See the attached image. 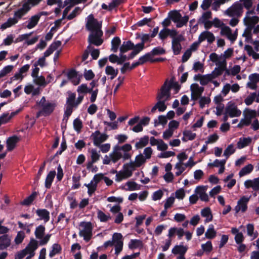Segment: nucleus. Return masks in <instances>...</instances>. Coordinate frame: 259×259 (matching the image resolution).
I'll return each instance as SVG.
<instances>
[{
    "label": "nucleus",
    "mask_w": 259,
    "mask_h": 259,
    "mask_svg": "<svg viewBox=\"0 0 259 259\" xmlns=\"http://www.w3.org/2000/svg\"><path fill=\"white\" fill-rule=\"evenodd\" d=\"M42 0H27L24 3L22 7L18 9L14 12V18H16L18 21L21 19L23 16L26 15L32 7L38 5Z\"/></svg>",
    "instance_id": "f257e3e1"
},
{
    "label": "nucleus",
    "mask_w": 259,
    "mask_h": 259,
    "mask_svg": "<svg viewBox=\"0 0 259 259\" xmlns=\"http://www.w3.org/2000/svg\"><path fill=\"white\" fill-rule=\"evenodd\" d=\"M168 16L171 21L176 23L177 28H181L183 26L186 25L189 19L188 15L182 17L180 13L177 10L170 11L168 14Z\"/></svg>",
    "instance_id": "f03ea898"
},
{
    "label": "nucleus",
    "mask_w": 259,
    "mask_h": 259,
    "mask_svg": "<svg viewBox=\"0 0 259 259\" xmlns=\"http://www.w3.org/2000/svg\"><path fill=\"white\" fill-rule=\"evenodd\" d=\"M46 228L43 225H39L35 229L34 234L37 239H40L39 242V245H46L50 240L51 234H48L44 236Z\"/></svg>",
    "instance_id": "7ed1b4c3"
},
{
    "label": "nucleus",
    "mask_w": 259,
    "mask_h": 259,
    "mask_svg": "<svg viewBox=\"0 0 259 259\" xmlns=\"http://www.w3.org/2000/svg\"><path fill=\"white\" fill-rule=\"evenodd\" d=\"M85 27L87 30L91 32H96L102 30L101 23H99L97 19L94 18L93 14H90L88 16Z\"/></svg>",
    "instance_id": "20e7f679"
},
{
    "label": "nucleus",
    "mask_w": 259,
    "mask_h": 259,
    "mask_svg": "<svg viewBox=\"0 0 259 259\" xmlns=\"http://www.w3.org/2000/svg\"><path fill=\"white\" fill-rule=\"evenodd\" d=\"M103 34L102 30L92 32L88 36V41L89 44L96 46H101L103 42V39L102 38Z\"/></svg>",
    "instance_id": "39448f33"
},
{
    "label": "nucleus",
    "mask_w": 259,
    "mask_h": 259,
    "mask_svg": "<svg viewBox=\"0 0 259 259\" xmlns=\"http://www.w3.org/2000/svg\"><path fill=\"white\" fill-rule=\"evenodd\" d=\"M167 82L168 79H167L161 86L159 92H158L157 95V100L165 101H167L170 100L171 93L169 89L167 87Z\"/></svg>",
    "instance_id": "423d86ee"
},
{
    "label": "nucleus",
    "mask_w": 259,
    "mask_h": 259,
    "mask_svg": "<svg viewBox=\"0 0 259 259\" xmlns=\"http://www.w3.org/2000/svg\"><path fill=\"white\" fill-rule=\"evenodd\" d=\"M225 111L226 114H228L230 117H238L241 114V111L238 109L236 104L231 101L227 104Z\"/></svg>",
    "instance_id": "0eeeda50"
},
{
    "label": "nucleus",
    "mask_w": 259,
    "mask_h": 259,
    "mask_svg": "<svg viewBox=\"0 0 259 259\" xmlns=\"http://www.w3.org/2000/svg\"><path fill=\"white\" fill-rule=\"evenodd\" d=\"M91 138L93 140L94 145L99 146L102 143L107 140L108 135L106 134H101L99 131H96L92 134Z\"/></svg>",
    "instance_id": "6e6552de"
},
{
    "label": "nucleus",
    "mask_w": 259,
    "mask_h": 259,
    "mask_svg": "<svg viewBox=\"0 0 259 259\" xmlns=\"http://www.w3.org/2000/svg\"><path fill=\"white\" fill-rule=\"evenodd\" d=\"M243 12V6L240 3H236L226 10V14L230 17L241 15Z\"/></svg>",
    "instance_id": "1a4fd4ad"
},
{
    "label": "nucleus",
    "mask_w": 259,
    "mask_h": 259,
    "mask_svg": "<svg viewBox=\"0 0 259 259\" xmlns=\"http://www.w3.org/2000/svg\"><path fill=\"white\" fill-rule=\"evenodd\" d=\"M92 225L91 222H87L84 223L83 229L80 231L79 235L83 236L84 240L86 242L90 240L92 236Z\"/></svg>",
    "instance_id": "9d476101"
},
{
    "label": "nucleus",
    "mask_w": 259,
    "mask_h": 259,
    "mask_svg": "<svg viewBox=\"0 0 259 259\" xmlns=\"http://www.w3.org/2000/svg\"><path fill=\"white\" fill-rule=\"evenodd\" d=\"M184 40V37L182 34H179L176 38L172 39L171 48L174 55H178L180 54L182 47L181 42Z\"/></svg>",
    "instance_id": "9b49d317"
},
{
    "label": "nucleus",
    "mask_w": 259,
    "mask_h": 259,
    "mask_svg": "<svg viewBox=\"0 0 259 259\" xmlns=\"http://www.w3.org/2000/svg\"><path fill=\"white\" fill-rule=\"evenodd\" d=\"M188 249L187 246H184L183 244L176 245L172 249L171 252L174 255H179L177 257V259H186L185 255Z\"/></svg>",
    "instance_id": "f8f14e48"
},
{
    "label": "nucleus",
    "mask_w": 259,
    "mask_h": 259,
    "mask_svg": "<svg viewBox=\"0 0 259 259\" xmlns=\"http://www.w3.org/2000/svg\"><path fill=\"white\" fill-rule=\"evenodd\" d=\"M55 107L56 104L55 103L48 102L47 104L41 107V110L37 113V117H39L40 115L45 116H49L53 112Z\"/></svg>",
    "instance_id": "ddd939ff"
},
{
    "label": "nucleus",
    "mask_w": 259,
    "mask_h": 259,
    "mask_svg": "<svg viewBox=\"0 0 259 259\" xmlns=\"http://www.w3.org/2000/svg\"><path fill=\"white\" fill-rule=\"evenodd\" d=\"M249 200V198L245 196L242 197L237 202V205L235 207V210L236 213L239 211L242 212H245L247 209V203Z\"/></svg>",
    "instance_id": "4468645a"
},
{
    "label": "nucleus",
    "mask_w": 259,
    "mask_h": 259,
    "mask_svg": "<svg viewBox=\"0 0 259 259\" xmlns=\"http://www.w3.org/2000/svg\"><path fill=\"white\" fill-rule=\"evenodd\" d=\"M67 94H68V97L66 99L67 106L66 108L71 109L73 111V108H76L78 107L75 102L76 94L74 93H72L71 91H68Z\"/></svg>",
    "instance_id": "2eb2a0df"
},
{
    "label": "nucleus",
    "mask_w": 259,
    "mask_h": 259,
    "mask_svg": "<svg viewBox=\"0 0 259 259\" xmlns=\"http://www.w3.org/2000/svg\"><path fill=\"white\" fill-rule=\"evenodd\" d=\"M243 21L244 25L247 26L248 29L251 30L254 27V25L259 22V17L256 16L251 17L246 16L244 18Z\"/></svg>",
    "instance_id": "dca6fc26"
},
{
    "label": "nucleus",
    "mask_w": 259,
    "mask_h": 259,
    "mask_svg": "<svg viewBox=\"0 0 259 259\" xmlns=\"http://www.w3.org/2000/svg\"><path fill=\"white\" fill-rule=\"evenodd\" d=\"M244 186L246 189L251 188L254 191H259V177L245 181Z\"/></svg>",
    "instance_id": "f3484780"
},
{
    "label": "nucleus",
    "mask_w": 259,
    "mask_h": 259,
    "mask_svg": "<svg viewBox=\"0 0 259 259\" xmlns=\"http://www.w3.org/2000/svg\"><path fill=\"white\" fill-rule=\"evenodd\" d=\"M19 140V138L15 135L8 138L6 141L8 151H12L15 148Z\"/></svg>",
    "instance_id": "a211bd4d"
},
{
    "label": "nucleus",
    "mask_w": 259,
    "mask_h": 259,
    "mask_svg": "<svg viewBox=\"0 0 259 259\" xmlns=\"http://www.w3.org/2000/svg\"><path fill=\"white\" fill-rule=\"evenodd\" d=\"M38 248V242L33 238H31L30 242L24 250L28 253H35L34 251Z\"/></svg>",
    "instance_id": "6ab92c4d"
},
{
    "label": "nucleus",
    "mask_w": 259,
    "mask_h": 259,
    "mask_svg": "<svg viewBox=\"0 0 259 259\" xmlns=\"http://www.w3.org/2000/svg\"><path fill=\"white\" fill-rule=\"evenodd\" d=\"M135 48V45L131 40L123 41L120 47V52L121 54L127 52L129 50H133Z\"/></svg>",
    "instance_id": "aec40b11"
},
{
    "label": "nucleus",
    "mask_w": 259,
    "mask_h": 259,
    "mask_svg": "<svg viewBox=\"0 0 259 259\" xmlns=\"http://www.w3.org/2000/svg\"><path fill=\"white\" fill-rule=\"evenodd\" d=\"M252 139L250 137L240 138L237 143V148L239 149H242L251 143Z\"/></svg>",
    "instance_id": "412c9836"
},
{
    "label": "nucleus",
    "mask_w": 259,
    "mask_h": 259,
    "mask_svg": "<svg viewBox=\"0 0 259 259\" xmlns=\"http://www.w3.org/2000/svg\"><path fill=\"white\" fill-rule=\"evenodd\" d=\"M37 215L40 217L41 220H44L45 222H47L50 220V212L46 209H38L36 211Z\"/></svg>",
    "instance_id": "4be33fe9"
},
{
    "label": "nucleus",
    "mask_w": 259,
    "mask_h": 259,
    "mask_svg": "<svg viewBox=\"0 0 259 259\" xmlns=\"http://www.w3.org/2000/svg\"><path fill=\"white\" fill-rule=\"evenodd\" d=\"M56 176L55 170L50 171L47 175L45 180V187L47 189H50Z\"/></svg>",
    "instance_id": "5701e85b"
},
{
    "label": "nucleus",
    "mask_w": 259,
    "mask_h": 259,
    "mask_svg": "<svg viewBox=\"0 0 259 259\" xmlns=\"http://www.w3.org/2000/svg\"><path fill=\"white\" fill-rule=\"evenodd\" d=\"M118 70L117 69H115L113 67L108 65L105 68V73L107 75H110V79H113L118 74Z\"/></svg>",
    "instance_id": "b1692460"
},
{
    "label": "nucleus",
    "mask_w": 259,
    "mask_h": 259,
    "mask_svg": "<svg viewBox=\"0 0 259 259\" xmlns=\"http://www.w3.org/2000/svg\"><path fill=\"white\" fill-rule=\"evenodd\" d=\"M143 246V242L141 240L131 239L128 244V247L131 249L142 248Z\"/></svg>",
    "instance_id": "393cba45"
},
{
    "label": "nucleus",
    "mask_w": 259,
    "mask_h": 259,
    "mask_svg": "<svg viewBox=\"0 0 259 259\" xmlns=\"http://www.w3.org/2000/svg\"><path fill=\"white\" fill-rule=\"evenodd\" d=\"M37 195V193L36 191L33 192L30 195L26 197L24 199L23 201L21 202V204L27 206L30 205L34 201Z\"/></svg>",
    "instance_id": "a878e982"
},
{
    "label": "nucleus",
    "mask_w": 259,
    "mask_h": 259,
    "mask_svg": "<svg viewBox=\"0 0 259 259\" xmlns=\"http://www.w3.org/2000/svg\"><path fill=\"white\" fill-rule=\"evenodd\" d=\"M201 214L203 217L206 218L205 220L206 222L211 221L212 220L211 209L208 207L202 209L201 211Z\"/></svg>",
    "instance_id": "bb28decb"
},
{
    "label": "nucleus",
    "mask_w": 259,
    "mask_h": 259,
    "mask_svg": "<svg viewBox=\"0 0 259 259\" xmlns=\"http://www.w3.org/2000/svg\"><path fill=\"white\" fill-rule=\"evenodd\" d=\"M149 138L148 136H145L143 137L140 138L139 141L137 142L135 144L136 148L138 149H141L143 147L146 146L149 142Z\"/></svg>",
    "instance_id": "cd10ccee"
},
{
    "label": "nucleus",
    "mask_w": 259,
    "mask_h": 259,
    "mask_svg": "<svg viewBox=\"0 0 259 259\" xmlns=\"http://www.w3.org/2000/svg\"><path fill=\"white\" fill-rule=\"evenodd\" d=\"M183 135L184 136V137L182 138V140L183 141H187V140L191 141L193 140L196 137V134L195 133H193L189 130H185L183 131Z\"/></svg>",
    "instance_id": "c85d7f7f"
},
{
    "label": "nucleus",
    "mask_w": 259,
    "mask_h": 259,
    "mask_svg": "<svg viewBox=\"0 0 259 259\" xmlns=\"http://www.w3.org/2000/svg\"><path fill=\"white\" fill-rule=\"evenodd\" d=\"M62 247L61 245L58 243H55L52 246V250L50 251L49 256L53 257L56 254L60 253Z\"/></svg>",
    "instance_id": "c756f323"
},
{
    "label": "nucleus",
    "mask_w": 259,
    "mask_h": 259,
    "mask_svg": "<svg viewBox=\"0 0 259 259\" xmlns=\"http://www.w3.org/2000/svg\"><path fill=\"white\" fill-rule=\"evenodd\" d=\"M253 169V166L251 164L243 167L239 172V175L240 177L250 174Z\"/></svg>",
    "instance_id": "7c9ffc66"
},
{
    "label": "nucleus",
    "mask_w": 259,
    "mask_h": 259,
    "mask_svg": "<svg viewBox=\"0 0 259 259\" xmlns=\"http://www.w3.org/2000/svg\"><path fill=\"white\" fill-rule=\"evenodd\" d=\"M216 234L217 232L214 230L213 225L212 224L210 225L205 234L206 238L207 239H212L216 236Z\"/></svg>",
    "instance_id": "2f4dec72"
},
{
    "label": "nucleus",
    "mask_w": 259,
    "mask_h": 259,
    "mask_svg": "<svg viewBox=\"0 0 259 259\" xmlns=\"http://www.w3.org/2000/svg\"><path fill=\"white\" fill-rule=\"evenodd\" d=\"M120 44V38L118 36L114 37L111 40V50L114 53L117 52Z\"/></svg>",
    "instance_id": "473e14b6"
},
{
    "label": "nucleus",
    "mask_w": 259,
    "mask_h": 259,
    "mask_svg": "<svg viewBox=\"0 0 259 259\" xmlns=\"http://www.w3.org/2000/svg\"><path fill=\"white\" fill-rule=\"evenodd\" d=\"M18 23V20H16V18H9L7 21L3 23L1 25V28L2 29H6L7 28L10 27L12 26L17 24Z\"/></svg>",
    "instance_id": "72a5a7b5"
},
{
    "label": "nucleus",
    "mask_w": 259,
    "mask_h": 259,
    "mask_svg": "<svg viewBox=\"0 0 259 259\" xmlns=\"http://www.w3.org/2000/svg\"><path fill=\"white\" fill-rule=\"evenodd\" d=\"M39 19L36 14L32 16L30 18L28 24L26 26L27 28L30 29L34 27L37 24Z\"/></svg>",
    "instance_id": "f704fd0d"
},
{
    "label": "nucleus",
    "mask_w": 259,
    "mask_h": 259,
    "mask_svg": "<svg viewBox=\"0 0 259 259\" xmlns=\"http://www.w3.org/2000/svg\"><path fill=\"white\" fill-rule=\"evenodd\" d=\"M213 79H214V77L212 76V75H210V74L201 75L200 83L202 85H205Z\"/></svg>",
    "instance_id": "c9c22d12"
},
{
    "label": "nucleus",
    "mask_w": 259,
    "mask_h": 259,
    "mask_svg": "<svg viewBox=\"0 0 259 259\" xmlns=\"http://www.w3.org/2000/svg\"><path fill=\"white\" fill-rule=\"evenodd\" d=\"M77 92L78 94H87L92 92V89L88 87L86 83H82L78 87Z\"/></svg>",
    "instance_id": "e433bc0d"
},
{
    "label": "nucleus",
    "mask_w": 259,
    "mask_h": 259,
    "mask_svg": "<svg viewBox=\"0 0 259 259\" xmlns=\"http://www.w3.org/2000/svg\"><path fill=\"white\" fill-rule=\"evenodd\" d=\"M97 217L101 222H106L111 218L109 214H106L101 210H98Z\"/></svg>",
    "instance_id": "4c0bfd02"
},
{
    "label": "nucleus",
    "mask_w": 259,
    "mask_h": 259,
    "mask_svg": "<svg viewBox=\"0 0 259 259\" xmlns=\"http://www.w3.org/2000/svg\"><path fill=\"white\" fill-rule=\"evenodd\" d=\"M167 87L170 90L172 88L174 89L176 93H178L181 89V86L178 82L174 81L173 78H171L169 81H168Z\"/></svg>",
    "instance_id": "58836bf2"
},
{
    "label": "nucleus",
    "mask_w": 259,
    "mask_h": 259,
    "mask_svg": "<svg viewBox=\"0 0 259 259\" xmlns=\"http://www.w3.org/2000/svg\"><path fill=\"white\" fill-rule=\"evenodd\" d=\"M73 125L74 130L77 133H80L83 127L82 121L79 118H76L73 120Z\"/></svg>",
    "instance_id": "ea45409f"
},
{
    "label": "nucleus",
    "mask_w": 259,
    "mask_h": 259,
    "mask_svg": "<svg viewBox=\"0 0 259 259\" xmlns=\"http://www.w3.org/2000/svg\"><path fill=\"white\" fill-rule=\"evenodd\" d=\"M204 90V88H201L200 90H192L191 95V100L194 101H197L201 96Z\"/></svg>",
    "instance_id": "a19ab883"
},
{
    "label": "nucleus",
    "mask_w": 259,
    "mask_h": 259,
    "mask_svg": "<svg viewBox=\"0 0 259 259\" xmlns=\"http://www.w3.org/2000/svg\"><path fill=\"white\" fill-rule=\"evenodd\" d=\"M146 160L145 157L142 154H140L136 156L135 162L137 164V167H140L146 162Z\"/></svg>",
    "instance_id": "79ce46f5"
},
{
    "label": "nucleus",
    "mask_w": 259,
    "mask_h": 259,
    "mask_svg": "<svg viewBox=\"0 0 259 259\" xmlns=\"http://www.w3.org/2000/svg\"><path fill=\"white\" fill-rule=\"evenodd\" d=\"M13 68L14 66L11 65H7L4 67L0 71V78L5 76L8 74L10 73L12 71Z\"/></svg>",
    "instance_id": "37998d69"
},
{
    "label": "nucleus",
    "mask_w": 259,
    "mask_h": 259,
    "mask_svg": "<svg viewBox=\"0 0 259 259\" xmlns=\"http://www.w3.org/2000/svg\"><path fill=\"white\" fill-rule=\"evenodd\" d=\"M126 185L128 187L126 190L128 191L138 190L140 189V186L134 181H128Z\"/></svg>",
    "instance_id": "c03bdc74"
},
{
    "label": "nucleus",
    "mask_w": 259,
    "mask_h": 259,
    "mask_svg": "<svg viewBox=\"0 0 259 259\" xmlns=\"http://www.w3.org/2000/svg\"><path fill=\"white\" fill-rule=\"evenodd\" d=\"M149 53H150L151 56L162 55L165 53V50L160 47H157L153 48Z\"/></svg>",
    "instance_id": "a18cd8bd"
},
{
    "label": "nucleus",
    "mask_w": 259,
    "mask_h": 259,
    "mask_svg": "<svg viewBox=\"0 0 259 259\" xmlns=\"http://www.w3.org/2000/svg\"><path fill=\"white\" fill-rule=\"evenodd\" d=\"M211 12L210 11H206L203 13L201 18L198 21L199 24L208 21V20L211 18Z\"/></svg>",
    "instance_id": "49530a36"
},
{
    "label": "nucleus",
    "mask_w": 259,
    "mask_h": 259,
    "mask_svg": "<svg viewBox=\"0 0 259 259\" xmlns=\"http://www.w3.org/2000/svg\"><path fill=\"white\" fill-rule=\"evenodd\" d=\"M150 54V53H149V52L147 53L139 58L138 61L141 65L144 64L147 61H150L151 62V60H152V58L151 57V54Z\"/></svg>",
    "instance_id": "de8ad7c7"
},
{
    "label": "nucleus",
    "mask_w": 259,
    "mask_h": 259,
    "mask_svg": "<svg viewBox=\"0 0 259 259\" xmlns=\"http://www.w3.org/2000/svg\"><path fill=\"white\" fill-rule=\"evenodd\" d=\"M256 96V93L255 92L251 93L244 100V103L247 106H249L252 104L254 101H255Z\"/></svg>",
    "instance_id": "09e8293b"
},
{
    "label": "nucleus",
    "mask_w": 259,
    "mask_h": 259,
    "mask_svg": "<svg viewBox=\"0 0 259 259\" xmlns=\"http://www.w3.org/2000/svg\"><path fill=\"white\" fill-rule=\"evenodd\" d=\"M152 21V18H144L142 20L138 21L136 25L138 26L141 27L145 25H147L149 27H153V25L151 24H149V23L151 22Z\"/></svg>",
    "instance_id": "8fccbe9b"
},
{
    "label": "nucleus",
    "mask_w": 259,
    "mask_h": 259,
    "mask_svg": "<svg viewBox=\"0 0 259 259\" xmlns=\"http://www.w3.org/2000/svg\"><path fill=\"white\" fill-rule=\"evenodd\" d=\"M110 157L113 163H116L122 158V154L121 152H111L110 153Z\"/></svg>",
    "instance_id": "3c124183"
},
{
    "label": "nucleus",
    "mask_w": 259,
    "mask_h": 259,
    "mask_svg": "<svg viewBox=\"0 0 259 259\" xmlns=\"http://www.w3.org/2000/svg\"><path fill=\"white\" fill-rule=\"evenodd\" d=\"M202 249L206 253L211 252L212 250V245L210 241H207L205 243L201 244Z\"/></svg>",
    "instance_id": "603ef678"
},
{
    "label": "nucleus",
    "mask_w": 259,
    "mask_h": 259,
    "mask_svg": "<svg viewBox=\"0 0 259 259\" xmlns=\"http://www.w3.org/2000/svg\"><path fill=\"white\" fill-rule=\"evenodd\" d=\"M25 237V233L23 231L18 232L16 237L15 238V242L16 244H19L22 242Z\"/></svg>",
    "instance_id": "864d4df0"
},
{
    "label": "nucleus",
    "mask_w": 259,
    "mask_h": 259,
    "mask_svg": "<svg viewBox=\"0 0 259 259\" xmlns=\"http://www.w3.org/2000/svg\"><path fill=\"white\" fill-rule=\"evenodd\" d=\"M124 2V0H112L111 2L109 3L110 11H111L114 8L118 7Z\"/></svg>",
    "instance_id": "5fc2aeb1"
},
{
    "label": "nucleus",
    "mask_w": 259,
    "mask_h": 259,
    "mask_svg": "<svg viewBox=\"0 0 259 259\" xmlns=\"http://www.w3.org/2000/svg\"><path fill=\"white\" fill-rule=\"evenodd\" d=\"M112 241L113 243L118 244L120 242H123L122 235L121 233H115L112 236Z\"/></svg>",
    "instance_id": "6e6d98bb"
},
{
    "label": "nucleus",
    "mask_w": 259,
    "mask_h": 259,
    "mask_svg": "<svg viewBox=\"0 0 259 259\" xmlns=\"http://www.w3.org/2000/svg\"><path fill=\"white\" fill-rule=\"evenodd\" d=\"M204 65L203 63H201L199 61H197L194 63L193 67V69L195 72H198V71L203 72L204 71Z\"/></svg>",
    "instance_id": "4d7b16f0"
},
{
    "label": "nucleus",
    "mask_w": 259,
    "mask_h": 259,
    "mask_svg": "<svg viewBox=\"0 0 259 259\" xmlns=\"http://www.w3.org/2000/svg\"><path fill=\"white\" fill-rule=\"evenodd\" d=\"M91 152V160H92V162H96L99 160L100 154L97 152V150L95 149H92Z\"/></svg>",
    "instance_id": "13d9d810"
},
{
    "label": "nucleus",
    "mask_w": 259,
    "mask_h": 259,
    "mask_svg": "<svg viewBox=\"0 0 259 259\" xmlns=\"http://www.w3.org/2000/svg\"><path fill=\"white\" fill-rule=\"evenodd\" d=\"M83 76L87 80H90L94 78L95 74L91 69L88 70L85 69Z\"/></svg>",
    "instance_id": "bf43d9fd"
},
{
    "label": "nucleus",
    "mask_w": 259,
    "mask_h": 259,
    "mask_svg": "<svg viewBox=\"0 0 259 259\" xmlns=\"http://www.w3.org/2000/svg\"><path fill=\"white\" fill-rule=\"evenodd\" d=\"M0 241L1 243H4L6 246H9L11 244V239H10L8 235L4 234L0 236Z\"/></svg>",
    "instance_id": "052dcab7"
},
{
    "label": "nucleus",
    "mask_w": 259,
    "mask_h": 259,
    "mask_svg": "<svg viewBox=\"0 0 259 259\" xmlns=\"http://www.w3.org/2000/svg\"><path fill=\"white\" fill-rule=\"evenodd\" d=\"M81 11V10L79 7H76L73 10V11L67 17V19L69 20L73 19L78 15L79 12Z\"/></svg>",
    "instance_id": "680f3d73"
},
{
    "label": "nucleus",
    "mask_w": 259,
    "mask_h": 259,
    "mask_svg": "<svg viewBox=\"0 0 259 259\" xmlns=\"http://www.w3.org/2000/svg\"><path fill=\"white\" fill-rule=\"evenodd\" d=\"M34 81L36 84H38L40 86L46 85V80L44 76L42 75L40 76H37V77H34Z\"/></svg>",
    "instance_id": "e2e57ef3"
},
{
    "label": "nucleus",
    "mask_w": 259,
    "mask_h": 259,
    "mask_svg": "<svg viewBox=\"0 0 259 259\" xmlns=\"http://www.w3.org/2000/svg\"><path fill=\"white\" fill-rule=\"evenodd\" d=\"M158 102H157V104L158 105L157 109L160 112H163L165 111L167 108L166 105H165V102L166 101L157 100Z\"/></svg>",
    "instance_id": "0e129e2a"
},
{
    "label": "nucleus",
    "mask_w": 259,
    "mask_h": 259,
    "mask_svg": "<svg viewBox=\"0 0 259 259\" xmlns=\"http://www.w3.org/2000/svg\"><path fill=\"white\" fill-rule=\"evenodd\" d=\"M234 152L235 149H233V145L232 144H230L225 150L224 155L227 157V158H228V157L230 155L233 154Z\"/></svg>",
    "instance_id": "69168bd1"
},
{
    "label": "nucleus",
    "mask_w": 259,
    "mask_h": 259,
    "mask_svg": "<svg viewBox=\"0 0 259 259\" xmlns=\"http://www.w3.org/2000/svg\"><path fill=\"white\" fill-rule=\"evenodd\" d=\"M210 102V99L208 97H202L199 100L200 108L203 109L205 104H208Z\"/></svg>",
    "instance_id": "338daca9"
},
{
    "label": "nucleus",
    "mask_w": 259,
    "mask_h": 259,
    "mask_svg": "<svg viewBox=\"0 0 259 259\" xmlns=\"http://www.w3.org/2000/svg\"><path fill=\"white\" fill-rule=\"evenodd\" d=\"M163 195V193L162 190H158L153 193L152 199L156 201L160 199Z\"/></svg>",
    "instance_id": "774afa93"
}]
</instances>
